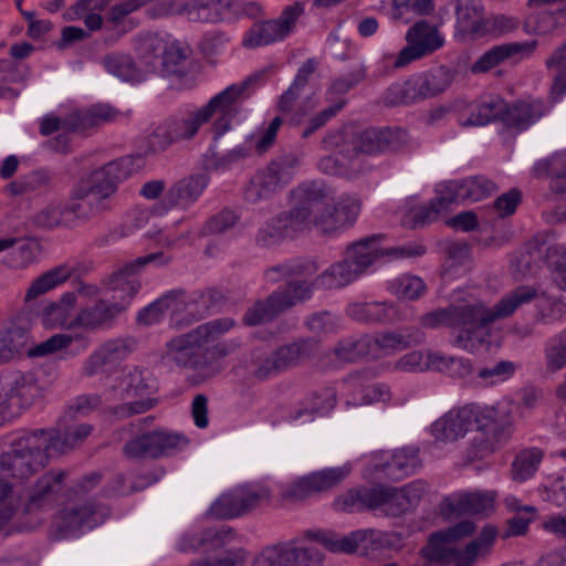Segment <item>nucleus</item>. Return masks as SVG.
I'll return each mask as SVG.
<instances>
[{
    "label": "nucleus",
    "mask_w": 566,
    "mask_h": 566,
    "mask_svg": "<svg viewBox=\"0 0 566 566\" xmlns=\"http://www.w3.org/2000/svg\"><path fill=\"white\" fill-rule=\"evenodd\" d=\"M136 50L149 71L160 72L164 76L187 74L191 49L184 42L147 35L138 42Z\"/></svg>",
    "instance_id": "nucleus-10"
},
{
    "label": "nucleus",
    "mask_w": 566,
    "mask_h": 566,
    "mask_svg": "<svg viewBox=\"0 0 566 566\" xmlns=\"http://www.w3.org/2000/svg\"><path fill=\"white\" fill-rule=\"evenodd\" d=\"M322 197V189L315 185L297 186L291 191V208L260 227L255 235L256 244L261 248H270L310 229L313 209Z\"/></svg>",
    "instance_id": "nucleus-7"
},
{
    "label": "nucleus",
    "mask_w": 566,
    "mask_h": 566,
    "mask_svg": "<svg viewBox=\"0 0 566 566\" xmlns=\"http://www.w3.org/2000/svg\"><path fill=\"white\" fill-rule=\"evenodd\" d=\"M93 431V426L80 423L67 427L62 433L61 430H46L50 437V449L57 453H64L82 443Z\"/></svg>",
    "instance_id": "nucleus-45"
},
{
    "label": "nucleus",
    "mask_w": 566,
    "mask_h": 566,
    "mask_svg": "<svg viewBox=\"0 0 566 566\" xmlns=\"http://www.w3.org/2000/svg\"><path fill=\"white\" fill-rule=\"evenodd\" d=\"M170 260L171 259L165 255L164 252H155L139 256L112 273L107 279L106 285L108 290L114 292L113 296L116 297V301L127 300L128 307L140 289L137 273L149 263L157 262L158 264L165 265L168 264Z\"/></svg>",
    "instance_id": "nucleus-19"
},
{
    "label": "nucleus",
    "mask_w": 566,
    "mask_h": 566,
    "mask_svg": "<svg viewBox=\"0 0 566 566\" xmlns=\"http://www.w3.org/2000/svg\"><path fill=\"white\" fill-rule=\"evenodd\" d=\"M547 112L548 106L542 99H523L512 104L505 102L502 123L507 128L524 132L545 116Z\"/></svg>",
    "instance_id": "nucleus-27"
},
{
    "label": "nucleus",
    "mask_w": 566,
    "mask_h": 566,
    "mask_svg": "<svg viewBox=\"0 0 566 566\" xmlns=\"http://www.w3.org/2000/svg\"><path fill=\"white\" fill-rule=\"evenodd\" d=\"M347 314L360 323L384 324L392 322L397 316V311L392 303L368 302L350 304Z\"/></svg>",
    "instance_id": "nucleus-41"
},
{
    "label": "nucleus",
    "mask_w": 566,
    "mask_h": 566,
    "mask_svg": "<svg viewBox=\"0 0 566 566\" xmlns=\"http://www.w3.org/2000/svg\"><path fill=\"white\" fill-rule=\"evenodd\" d=\"M283 180V177H279L272 168L266 166L251 177L243 189V198L252 205L269 200L286 186Z\"/></svg>",
    "instance_id": "nucleus-33"
},
{
    "label": "nucleus",
    "mask_w": 566,
    "mask_h": 566,
    "mask_svg": "<svg viewBox=\"0 0 566 566\" xmlns=\"http://www.w3.org/2000/svg\"><path fill=\"white\" fill-rule=\"evenodd\" d=\"M407 45L397 55H388L394 60L392 66L400 69L412 61L430 55L443 45V38L436 27L426 20L416 22L406 34Z\"/></svg>",
    "instance_id": "nucleus-18"
},
{
    "label": "nucleus",
    "mask_w": 566,
    "mask_h": 566,
    "mask_svg": "<svg viewBox=\"0 0 566 566\" xmlns=\"http://www.w3.org/2000/svg\"><path fill=\"white\" fill-rule=\"evenodd\" d=\"M367 69L364 64L355 65L347 74L336 77L332 81L326 91L327 98L331 101H339L340 96L348 93L358 83L366 78Z\"/></svg>",
    "instance_id": "nucleus-56"
},
{
    "label": "nucleus",
    "mask_w": 566,
    "mask_h": 566,
    "mask_svg": "<svg viewBox=\"0 0 566 566\" xmlns=\"http://www.w3.org/2000/svg\"><path fill=\"white\" fill-rule=\"evenodd\" d=\"M419 450L417 448L406 447L395 451L389 461L380 464L377 469L394 481H399L413 474L420 467Z\"/></svg>",
    "instance_id": "nucleus-38"
},
{
    "label": "nucleus",
    "mask_w": 566,
    "mask_h": 566,
    "mask_svg": "<svg viewBox=\"0 0 566 566\" xmlns=\"http://www.w3.org/2000/svg\"><path fill=\"white\" fill-rule=\"evenodd\" d=\"M212 292H193L188 294L184 289L171 290L137 314V323L149 326L160 322L165 312L171 310L174 314L186 312L187 323L205 318L210 308Z\"/></svg>",
    "instance_id": "nucleus-11"
},
{
    "label": "nucleus",
    "mask_w": 566,
    "mask_h": 566,
    "mask_svg": "<svg viewBox=\"0 0 566 566\" xmlns=\"http://www.w3.org/2000/svg\"><path fill=\"white\" fill-rule=\"evenodd\" d=\"M230 530H206L202 533L187 532L185 533L178 545L177 549L181 553H195L200 548L207 549L208 543H216L218 545L228 534Z\"/></svg>",
    "instance_id": "nucleus-53"
},
{
    "label": "nucleus",
    "mask_w": 566,
    "mask_h": 566,
    "mask_svg": "<svg viewBox=\"0 0 566 566\" xmlns=\"http://www.w3.org/2000/svg\"><path fill=\"white\" fill-rule=\"evenodd\" d=\"M465 408L472 412L470 427L475 423L476 432L504 438L506 426L499 419L497 410L494 407L468 403Z\"/></svg>",
    "instance_id": "nucleus-44"
},
{
    "label": "nucleus",
    "mask_w": 566,
    "mask_h": 566,
    "mask_svg": "<svg viewBox=\"0 0 566 566\" xmlns=\"http://www.w3.org/2000/svg\"><path fill=\"white\" fill-rule=\"evenodd\" d=\"M318 270L317 262L312 259H291L266 268L263 272V277L270 284H276L282 281L289 283L292 277L313 276Z\"/></svg>",
    "instance_id": "nucleus-36"
},
{
    "label": "nucleus",
    "mask_w": 566,
    "mask_h": 566,
    "mask_svg": "<svg viewBox=\"0 0 566 566\" xmlns=\"http://www.w3.org/2000/svg\"><path fill=\"white\" fill-rule=\"evenodd\" d=\"M283 312L285 310L283 308L282 301L279 300L274 291L266 298L256 301L250 306L243 316V322L249 326H255L271 322Z\"/></svg>",
    "instance_id": "nucleus-49"
},
{
    "label": "nucleus",
    "mask_w": 566,
    "mask_h": 566,
    "mask_svg": "<svg viewBox=\"0 0 566 566\" xmlns=\"http://www.w3.org/2000/svg\"><path fill=\"white\" fill-rule=\"evenodd\" d=\"M317 62L314 59L306 60L298 69L297 74L291 86L281 95L279 101V109L283 113H290L295 102L306 87L310 77L316 71Z\"/></svg>",
    "instance_id": "nucleus-48"
},
{
    "label": "nucleus",
    "mask_w": 566,
    "mask_h": 566,
    "mask_svg": "<svg viewBox=\"0 0 566 566\" xmlns=\"http://www.w3.org/2000/svg\"><path fill=\"white\" fill-rule=\"evenodd\" d=\"M73 269L66 264L57 265L32 281L27 290L24 301L29 302L55 289L71 277Z\"/></svg>",
    "instance_id": "nucleus-46"
},
{
    "label": "nucleus",
    "mask_w": 566,
    "mask_h": 566,
    "mask_svg": "<svg viewBox=\"0 0 566 566\" xmlns=\"http://www.w3.org/2000/svg\"><path fill=\"white\" fill-rule=\"evenodd\" d=\"M208 514L219 520H230L243 515L237 489L220 495L210 505Z\"/></svg>",
    "instance_id": "nucleus-61"
},
{
    "label": "nucleus",
    "mask_w": 566,
    "mask_h": 566,
    "mask_svg": "<svg viewBox=\"0 0 566 566\" xmlns=\"http://www.w3.org/2000/svg\"><path fill=\"white\" fill-rule=\"evenodd\" d=\"M474 530V523L464 520L432 533L412 566H444L450 562L454 566H474L481 555L473 551V545H467L463 549L452 546L455 541L470 536Z\"/></svg>",
    "instance_id": "nucleus-8"
},
{
    "label": "nucleus",
    "mask_w": 566,
    "mask_h": 566,
    "mask_svg": "<svg viewBox=\"0 0 566 566\" xmlns=\"http://www.w3.org/2000/svg\"><path fill=\"white\" fill-rule=\"evenodd\" d=\"M544 452L538 448H528L520 451L512 463V479L522 483L531 479L543 460Z\"/></svg>",
    "instance_id": "nucleus-52"
},
{
    "label": "nucleus",
    "mask_w": 566,
    "mask_h": 566,
    "mask_svg": "<svg viewBox=\"0 0 566 566\" xmlns=\"http://www.w3.org/2000/svg\"><path fill=\"white\" fill-rule=\"evenodd\" d=\"M140 156H125L93 170L80 179L70 193V210L77 223H84L113 208L118 184L139 168Z\"/></svg>",
    "instance_id": "nucleus-5"
},
{
    "label": "nucleus",
    "mask_w": 566,
    "mask_h": 566,
    "mask_svg": "<svg viewBox=\"0 0 566 566\" xmlns=\"http://www.w3.org/2000/svg\"><path fill=\"white\" fill-rule=\"evenodd\" d=\"M471 416L465 406L452 408L431 424L432 437L444 443L462 439L470 429Z\"/></svg>",
    "instance_id": "nucleus-30"
},
{
    "label": "nucleus",
    "mask_w": 566,
    "mask_h": 566,
    "mask_svg": "<svg viewBox=\"0 0 566 566\" xmlns=\"http://www.w3.org/2000/svg\"><path fill=\"white\" fill-rule=\"evenodd\" d=\"M461 184L462 198L473 202L489 197L496 189L493 181L482 176H474L462 179Z\"/></svg>",
    "instance_id": "nucleus-64"
},
{
    "label": "nucleus",
    "mask_w": 566,
    "mask_h": 566,
    "mask_svg": "<svg viewBox=\"0 0 566 566\" xmlns=\"http://www.w3.org/2000/svg\"><path fill=\"white\" fill-rule=\"evenodd\" d=\"M134 342L117 337L99 345L83 363L82 373L86 377L99 374L109 375L128 357L133 350Z\"/></svg>",
    "instance_id": "nucleus-21"
},
{
    "label": "nucleus",
    "mask_w": 566,
    "mask_h": 566,
    "mask_svg": "<svg viewBox=\"0 0 566 566\" xmlns=\"http://www.w3.org/2000/svg\"><path fill=\"white\" fill-rule=\"evenodd\" d=\"M537 46V41L510 42L492 46L484 52L471 66L474 74L486 73L514 55L528 56Z\"/></svg>",
    "instance_id": "nucleus-32"
},
{
    "label": "nucleus",
    "mask_w": 566,
    "mask_h": 566,
    "mask_svg": "<svg viewBox=\"0 0 566 566\" xmlns=\"http://www.w3.org/2000/svg\"><path fill=\"white\" fill-rule=\"evenodd\" d=\"M495 491H474L453 494L443 500L442 512L447 515H489L494 511Z\"/></svg>",
    "instance_id": "nucleus-26"
},
{
    "label": "nucleus",
    "mask_w": 566,
    "mask_h": 566,
    "mask_svg": "<svg viewBox=\"0 0 566 566\" xmlns=\"http://www.w3.org/2000/svg\"><path fill=\"white\" fill-rule=\"evenodd\" d=\"M545 65L553 73L552 92L556 95L566 93V43L557 48L545 61Z\"/></svg>",
    "instance_id": "nucleus-59"
},
{
    "label": "nucleus",
    "mask_w": 566,
    "mask_h": 566,
    "mask_svg": "<svg viewBox=\"0 0 566 566\" xmlns=\"http://www.w3.org/2000/svg\"><path fill=\"white\" fill-rule=\"evenodd\" d=\"M50 437L45 429L24 431L0 454V531L21 506L22 497L6 479L25 480L49 462Z\"/></svg>",
    "instance_id": "nucleus-4"
},
{
    "label": "nucleus",
    "mask_w": 566,
    "mask_h": 566,
    "mask_svg": "<svg viewBox=\"0 0 566 566\" xmlns=\"http://www.w3.org/2000/svg\"><path fill=\"white\" fill-rule=\"evenodd\" d=\"M469 116L461 114L459 124L463 127L484 126L504 117L505 101L499 95H488L479 101L472 102L468 108Z\"/></svg>",
    "instance_id": "nucleus-34"
},
{
    "label": "nucleus",
    "mask_w": 566,
    "mask_h": 566,
    "mask_svg": "<svg viewBox=\"0 0 566 566\" xmlns=\"http://www.w3.org/2000/svg\"><path fill=\"white\" fill-rule=\"evenodd\" d=\"M381 239V234H373L363 238L347 247L345 254H349L352 250L358 249L361 253L369 255L370 260L363 269L361 275L366 273L368 268H370L380 258L386 256L389 259H407L421 256L426 253V248L421 244H407L384 249L379 244Z\"/></svg>",
    "instance_id": "nucleus-25"
},
{
    "label": "nucleus",
    "mask_w": 566,
    "mask_h": 566,
    "mask_svg": "<svg viewBox=\"0 0 566 566\" xmlns=\"http://www.w3.org/2000/svg\"><path fill=\"white\" fill-rule=\"evenodd\" d=\"M430 361L431 368L446 373L453 378H467L473 373L471 361L461 357L444 356L436 353L430 354Z\"/></svg>",
    "instance_id": "nucleus-55"
},
{
    "label": "nucleus",
    "mask_w": 566,
    "mask_h": 566,
    "mask_svg": "<svg viewBox=\"0 0 566 566\" xmlns=\"http://www.w3.org/2000/svg\"><path fill=\"white\" fill-rule=\"evenodd\" d=\"M188 444L189 440L182 434L153 430L128 440L123 447V453L128 459H158L184 450Z\"/></svg>",
    "instance_id": "nucleus-16"
},
{
    "label": "nucleus",
    "mask_w": 566,
    "mask_h": 566,
    "mask_svg": "<svg viewBox=\"0 0 566 566\" xmlns=\"http://www.w3.org/2000/svg\"><path fill=\"white\" fill-rule=\"evenodd\" d=\"M66 478L65 471H49L34 484L25 510L32 511L52 504Z\"/></svg>",
    "instance_id": "nucleus-37"
},
{
    "label": "nucleus",
    "mask_w": 566,
    "mask_h": 566,
    "mask_svg": "<svg viewBox=\"0 0 566 566\" xmlns=\"http://www.w3.org/2000/svg\"><path fill=\"white\" fill-rule=\"evenodd\" d=\"M105 70L125 82H140L144 74L128 54L113 52L102 59Z\"/></svg>",
    "instance_id": "nucleus-47"
},
{
    "label": "nucleus",
    "mask_w": 566,
    "mask_h": 566,
    "mask_svg": "<svg viewBox=\"0 0 566 566\" xmlns=\"http://www.w3.org/2000/svg\"><path fill=\"white\" fill-rule=\"evenodd\" d=\"M453 81L451 69L443 65L431 69L391 84L384 94V102L387 106L415 104L442 94Z\"/></svg>",
    "instance_id": "nucleus-9"
},
{
    "label": "nucleus",
    "mask_w": 566,
    "mask_h": 566,
    "mask_svg": "<svg viewBox=\"0 0 566 566\" xmlns=\"http://www.w3.org/2000/svg\"><path fill=\"white\" fill-rule=\"evenodd\" d=\"M314 537L332 553L352 554L361 549L367 555H375L377 552L382 553L394 546L392 537L389 534L373 530H359L344 536L334 532H318Z\"/></svg>",
    "instance_id": "nucleus-14"
},
{
    "label": "nucleus",
    "mask_w": 566,
    "mask_h": 566,
    "mask_svg": "<svg viewBox=\"0 0 566 566\" xmlns=\"http://www.w3.org/2000/svg\"><path fill=\"white\" fill-rule=\"evenodd\" d=\"M369 255L354 249L344 259L329 265L321 274L292 277L287 289L275 291L285 311L310 300L315 289L333 290L344 287L359 276L369 262Z\"/></svg>",
    "instance_id": "nucleus-6"
},
{
    "label": "nucleus",
    "mask_w": 566,
    "mask_h": 566,
    "mask_svg": "<svg viewBox=\"0 0 566 566\" xmlns=\"http://www.w3.org/2000/svg\"><path fill=\"white\" fill-rule=\"evenodd\" d=\"M516 370V365L509 360H500L492 366L482 367L476 377L483 386H493L511 378Z\"/></svg>",
    "instance_id": "nucleus-63"
},
{
    "label": "nucleus",
    "mask_w": 566,
    "mask_h": 566,
    "mask_svg": "<svg viewBox=\"0 0 566 566\" xmlns=\"http://www.w3.org/2000/svg\"><path fill=\"white\" fill-rule=\"evenodd\" d=\"M332 352L339 361L344 363L371 357L370 335L345 337L337 342Z\"/></svg>",
    "instance_id": "nucleus-50"
},
{
    "label": "nucleus",
    "mask_w": 566,
    "mask_h": 566,
    "mask_svg": "<svg viewBox=\"0 0 566 566\" xmlns=\"http://www.w3.org/2000/svg\"><path fill=\"white\" fill-rule=\"evenodd\" d=\"M391 294L403 301H417L427 293V285L417 275L403 274L389 283Z\"/></svg>",
    "instance_id": "nucleus-54"
},
{
    "label": "nucleus",
    "mask_w": 566,
    "mask_h": 566,
    "mask_svg": "<svg viewBox=\"0 0 566 566\" xmlns=\"http://www.w3.org/2000/svg\"><path fill=\"white\" fill-rule=\"evenodd\" d=\"M177 12L192 22L214 23L221 21L227 11L223 9V0H188Z\"/></svg>",
    "instance_id": "nucleus-43"
},
{
    "label": "nucleus",
    "mask_w": 566,
    "mask_h": 566,
    "mask_svg": "<svg viewBox=\"0 0 566 566\" xmlns=\"http://www.w3.org/2000/svg\"><path fill=\"white\" fill-rule=\"evenodd\" d=\"M303 185H315L323 191V197L312 212L311 227L314 226L323 233L332 235L352 227L360 212L361 201L355 195H342L333 206L325 205L328 196L323 182L311 181Z\"/></svg>",
    "instance_id": "nucleus-12"
},
{
    "label": "nucleus",
    "mask_w": 566,
    "mask_h": 566,
    "mask_svg": "<svg viewBox=\"0 0 566 566\" xmlns=\"http://www.w3.org/2000/svg\"><path fill=\"white\" fill-rule=\"evenodd\" d=\"M2 377L13 418L31 408L42 397V388L33 373L3 371Z\"/></svg>",
    "instance_id": "nucleus-20"
},
{
    "label": "nucleus",
    "mask_w": 566,
    "mask_h": 566,
    "mask_svg": "<svg viewBox=\"0 0 566 566\" xmlns=\"http://www.w3.org/2000/svg\"><path fill=\"white\" fill-rule=\"evenodd\" d=\"M252 367L253 376L260 380H265L283 373L274 349L271 352H254Z\"/></svg>",
    "instance_id": "nucleus-62"
},
{
    "label": "nucleus",
    "mask_w": 566,
    "mask_h": 566,
    "mask_svg": "<svg viewBox=\"0 0 566 566\" xmlns=\"http://www.w3.org/2000/svg\"><path fill=\"white\" fill-rule=\"evenodd\" d=\"M344 389H359V395L354 398V406L369 405L378 401H387L391 398L390 388L386 384H365L361 374H350L343 380Z\"/></svg>",
    "instance_id": "nucleus-42"
},
{
    "label": "nucleus",
    "mask_w": 566,
    "mask_h": 566,
    "mask_svg": "<svg viewBox=\"0 0 566 566\" xmlns=\"http://www.w3.org/2000/svg\"><path fill=\"white\" fill-rule=\"evenodd\" d=\"M126 310L127 300L116 301L115 296L112 300L101 298L81 308L70 326H80L87 331L109 329Z\"/></svg>",
    "instance_id": "nucleus-22"
},
{
    "label": "nucleus",
    "mask_w": 566,
    "mask_h": 566,
    "mask_svg": "<svg viewBox=\"0 0 566 566\" xmlns=\"http://www.w3.org/2000/svg\"><path fill=\"white\" fill-rule=\"evenodd\" d=\"M536 297L535 287L522 285L506 293L492 308L480 303L438 308L423 314L420 326L430 329H458L453 345L473 353L486 340L489 324L511 316L518 307Z\"/></svg>",
    "instance_id": "nucleus-2"
},
{
    "label": "nucleus",
    "mask_w": 566,
    "mask_h": 566,
    "mask_svg": "<svg viewBox=\"0 0 566 566\" xmlns=\"http://www.w3.org/2000/svg\"><path fill=\"white\" fill-rule=\"evenodd\" d=\"M295 558L291 544H279L263 549L253 566H295Z\"/></svg>",
    "instance_id": "nucleus-58"
},
{
    "label": "nucleus",
    "mask_w": 566,
    "mask_h": 566,
    "mask_svg": "<svg viewBox=\"0 0 566 566\" xmlns=\"http://www.w3.org/2000/svg\"><path fill=\"white\" fill-rule=\"evenodd\" d=\"M233 325L232 318L223 317L177 335L165 344L161 360L177 368L191 370L195 384L206 382L221 373V359L230 352L224 343L210 344Z\"/></svg>",
    "instance_id": "nucleus-3"
},
{
    "label": "nucleus",
    "mask_w": 566,
    "mask_h": 566,
    "mask_svg": "<svg viewBox=\"0 0 566 566\" xmlns=\"http://www.w3.org/2000/svg\"><path fill=\"white\" fill-rule=\"evenodd\" d=\"M336 406V394L331 388L322 389L318 392H314L307 399V406L296 410L291 418L296 420L302 418L304 415H325L329 412Z\"/></svg>",
    "instance_id": "nucleus-57"
},
{
    "label": "nucleus",
    "mask_w": 566,
    "mask_h": 566,
    "mask_svg": "<svg viewBox=\"0 0 566 566\" xmlns=\"http://www.w3.org/2000/svg\"><path fill=\"white\" fill-rule=\"evenodd\" d=\"M109 509L104 505L85 503L66 506L60 511L55 522V538L75 537L84 531L93 530L109 516Z\"/></svg>",
    "instance_id": "nucleus-17"
},
{
    "label": "nucleus",
    "mask_w": 566,
    "mask_h": 566,
    "mask_svg": "<svg viewBox=\"0 0 566 566\" xmlns=\"http://www.w3.org/2000/svg\"><path fill=\"white\" fill-rule=\"evenodd\" d=\"M454 39L461 43L485 38V14L483 6L474 0H455Z\"/></svg>",
    "instance_id": "nucleus-24"
},
{
    "label": "nucleus",
    "mask_w": 566,
    "mask_h": 566,
    "mask_svg": "<svg viewBox=\"0 0 566 566\" xmlns=\"http://www.w3.org/2000/svg\"><path fill=\"white\" fill-rule=\"evenodd\" d=\"M119 399L142 398L156 389V379L147 369L133 367L119 379Z\"/></svg>",
    "instance_id": "nucleus-40"
},
{
    "label": "nucleus",
    "mask_w": 566,
    "mask_h": 566,
    "mask_svg": "<svg viewBox=\"0 0 566 566\" xmlns=\"http://www.w3.org/2000/svg\"><path fill=\"white\" fill-rule=\"evenodd\" d=\"M352 472V464L325 468L297 478L282 490V497L289 502H300L337 488Z\"/></svg>",
    "instance_id": "nucleus-15"
},
{
    "label": "nucleus",
    "mask_w": 566,
    "mask_h": 566,
    "mask_svg": "<svg viewBox=\"0 0 566 566\" xmlns=\"http://www.w3.org/2000/svg\"><path fill=\"white\" fill-rule=\"evenodd\" d=\"M251 78L228 86L196 111H184L167 117L149 135L148 149L156 154L165 151L175 143L192 140L211 119L212 139L221 138L232 129L233 123L242 114Z\"/></svg>",
    "instance_id": "nucleus-1"
},
{
    "label": "nucleus",
    "mask_w": 566,
    "mask_h": 566,
    "mask_svg": "<svg viewBox=\"0 0 566 566\" xmlns=\"http://www.w3.org/2000/svg\"><path fill=\"white\" fill-rule=\"evenodd\" d=\"M73 343L78 344V349L84 352L88 346V339L81 334H55L44 342L30 348L28 354L32 357H43L62 349L69 348Z\"/></svg>",
    "instance_id": "nucleus-51"
},
{
    "label": "nucleus",
    "mask_w": 566,
    "mask_h": 566,
    "mask_svg": "<svg viewBox=\"0 0 566 566\" xmlns=\"http://www.w3.org/2000/svg\"><path fill=\"white\" fill-rule=\"evenodd\" d=\"M303 13L304 6L298 1L285 7L276 19L253 23L244 33L242 45L245 49H256L284 41L294 31L296 21Z\"/></svg>",
    "instance_id": "nucleus-13"
},
{
    "label": "nucleus",
    "mask_w": 566,
    "mask_h": 566,
    "mask_svg": "<svg viewBox=\"0 0 566 566\" xmlns=\"http://www.w3.org/2000/svg\"><path fill=\"white\" fill-rule=\"evenodd\" d=\"M209 184L205 174L191 175L175 182L165 193L163 205L166 210L174 207H190L202 195Z\"/></svg>",
    "instance_id": "nucleus-28"
},
{
    "label": "nucleus",
    "mask_w": 566,
    "mask_h": 566,
    "mask_svg": "<svg viewBox=\"0 0 566 566\" xmlns=\"http://www.w3.org/2000/svg\"><path fill=\"white\" fill-rule=\"evenodd\" d=\"M319 350V340L315 337L298 338L274 349L282 371L301 366L315 357Z\"/></svg>",
    "instance_id": "nucleus-35"
},
{
    "label": "nucleus",
    "mask_w": 566,
    "mask_h": 566,
    "mask_svg": "<svg viewBox=\"0 0 566 566\" xmlns=\"http://www.w3.org/2000/svg\"><path fill=\"white\" fill-rule=\"evenodd\" d=\"M409 142L405 129L369 127L360 132L355 140V149L366 155H378L400 150Z\"/></svg>",
    "instance_id": "nucleus-23"
},
{
    "label": "nucleus",
    "mask_w": 566,
    "mask_h": 566,
    "mask_svg": "<svg viewBox=\"0 0 566 566\" xmlns=\"http://www.w3.org/2000/svg\"><path fill=\"white\" fill-rule=\"evenodd\" d=\"M32 222L36 228L45 230L60 227L72 228L78 224L74 212L70 210V201L67 203L56 201L48 203L34 213Z\"/></svg>",
    "instance_id": "nucleus-39"
},
{
    "label": "nucleus",
    "mask_w": 566,
    "mask_h": 566,
    "mask_svg": "<svg viewBox=\"0 0 566 566\" xmlns=\"http://www.w3.org/2000/svg\"><path fill=\"white\" fill-rule=\"evenodd\" d=\"M118 112L105 104H96L88 108L74 109L64 116V130L85 133L91 128L114 122Z\"/></svg>",
    "instance_id": "nucleus-31"
},
{
    "label": "nucleus",
    "mask_w": 566,
    "mask_h": 566,
    "mask_svg": "<svg viewBox=\"0 0 566 566\" xmlns=\"http://www.w3.org/2000/svg\"><path fill=\"white\" fill-rule=\"evenodd\" d=\"M424 340L423 332L418 327H403L394 332L370 335L371 358H378L389 352L402 350Z\"/></svg>",
    "instance_id": "nucleus-29"
},
{
    "label": "nucleus",
    "mask_w": 566,
    "mask_h": 566,
    "mask_svg": "<svg viewBox=\"0 0 566 566\" xmlns=\"http://www.w3.org/2000/svg\"><path fill=\"white\" fill-rule=\"evenodd\" d=\"M503 438L490 436L483 432H476L471 439L469 446L465 449L464 461L465 463H472L476 460H482L494 453L497 443Z\"/></svg>",
    "instance_id": "nucleus-60"
}]
</instances>
